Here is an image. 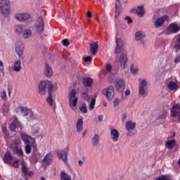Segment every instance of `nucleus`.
Returning a JSON list of instances; mask_svg holds the SVG:
<instances>
[{"label": "nucleus", "mask_w": 180, "mask_h": 180, "mask_svg": "<svg viewBox=\"0 0 180 180\" xmlns=\"http://www.w3.org/2000/svg\"><path fill=\"white\" fill-rule=\"evenodd\" d=\"M49 96L46 98V102L49 104V106H53V94L51 92L48 93Z\"/></svg>", "instance_id": "obj_38"}, {"label": "nucleus", "mask_w": 180, "mask_h": 180, "mask_svg": "<svg viewBox=\"0 0 180 180\" xmlns=\"http://www.w3.org/2000/svg\"><path fill=\"white\" fill-rule=\"evenodd\" d=\"M106 70L108 71V72H110V71H112V65L110 63H108L106 65Z\"/></svg>", "instance_id": "obj_58"}, {"label": "nucleus", "mask_w": 180, "mask_h": 180, "mask_svg": "<svg viewBox=\"0 0 180 180\" xmlns=\"http://www.w3.org/2000/svg\"><path fill=\"white\" fill-rule=\"evenodd\" d=\"M0 11L4 18L9 16V13H11V2L9 0H1Z\"/></svg>", "instance_id": "obj_3"}, {"label": "nucleus", "mask_w": 180, "mask_h": 180, "mask_svg": "<svg viewBox=\"0 0 180 180\" xmlns=\"http://www.w3.org/2000/svg\"><path fill=\"white\" fill-rule=\"evenodd\" d=\"M84 92L81 94V98L84 99V101H86V102H89L90 98L89 96L88 95V91L89 89H88V87H84L83 89Z\"/></svg>", "instance_id": "obj_23"}, {"label": "nucleus", "mask_w": 180, "mask_h": 180, "mask_svg": "<svg viewBox=\"0 0 180 180\" xmlns=\"http://www.w3.org/2000/svg\"><path fill=\"white\" fill-rule=\"evenodd\" d=\"M39 160H41V154L39 151V149H37V146H33L30 162L31 164H37V162H39Z\"/></svg>", "instance_id": "obj_5"}, {"label": "nucleus", "mask_w": 180, "mask_h": 180, "mask_svg": "<svg viewBox=\"0 0 180 180\" xmlns=\"http://www.w3.org/2000/svg\"><path fill=\"white\" fill-rule=\"evenodd\" d=\"M121 119H122V122H124V120H126V119H127V112L123 113Z\"/></svg>", "instance_id": "obj_59"}, {"label": "nucleus", "mask_w": 180, "mask_h": 180, "mask_svg": "<svg viewBox=\"0 0 180 180\" xmlns=\"http://www.w3.org/2000/svg\"><path fill=\"white\" fill-rule=\"evenodd\" d=\"M121 12H122V6H120V0H116L115 18H119V15H120Z\"/></svg>", "instance_id": "obj_20"}, {"label": "nucleus", "mask_w": 180, "mask_h": 180, "mask_svg": "<svg viewBox=\"0 0 180 180\" xmlns=\"http://www.w3.org/2000/svg\"><path fill=\"white\" fill-rule=\"evenodd\" d=\"M127 61H129V59L127 58V53H122L120 56L119 63L120 67L124 70L127 68Z\"/></svg>", "instance_id": "obj_11"}, {"label": "nucleus", "mask_w": 180, "mask_h": 180, "mask_svg": "<svg viewBox=\"0 0 180 180\" xmlns=\"http://www.w3.org/2000/svg\"><path fill=\"white\" fill-rule=\"evenodd\" d=\"M147 86V81H146L145 79H143L141 82H140V85L139 86H142L143 88H144V86Z\"/></svg>", "instance_id": "obj_57"}, {"label": "nucleus", "mask_w": 180, "mask_h": 180, "mask_svg": "<svg viewBox=\"0 0 180 180\" xmlns=\"http://www.w3.org/2000/svg\"><path fill=\"white\" fill-rule=\"evenodd\" d=\"M60 179L61 180H71V176L65 173V171H62L60 173Z\"/></svg>", "instance_id": "obj_36"}, {"label": "nucleus", "mask_w": 180, "mask_h": 180, "mask_svg": "<svg viewBox=\"0 0 180 180\" xmlns=\"http://www.w3.org/2000/svg\"><path fill=\"white\" fill-rule=\"evenodd\" d=\"M15 50L19 58L23 59V57H22V56H23V51H25V44H23V41L20 40L16 41L15 44Z\"/></svg>", "instance_id": "obj_6"}, {"label": "nucleus", "mask_w": 180, "mask_h": 180, "mask_svg": "<svg viewBox=\"0 0 180 180\" xmlns=\"http://www.w3.org/2000/svg\"><path fill=\"white\" fill-rule=\"evenodd\" d=\"M167 86L170 91H174V89H176V86H178V84L175 83L174 82H169L167 84Z\"/></svg>", "instance_id": "obj_39"}, {"label": "nucleus", "mask_w": 180, "mask_h": 180, "mask_svg": "<svg viewBox=\"0 0 180 180\" xmlns=\"http://www.w3.org/2000/svg\"><path fill=\"white\" fill-rule=\"evenodd\" d=\"M124 20H127L128 25H131V23H133V20H131V18L130 16L125 17Z\"/></svg>", "instance_id": "obj_52"}, {"label": "nucleus", "mask_w": 180, "mask_h": 180, "mask_svg": "<svg viewBox=\"0 0 180 180\" xmlns=\"http://www.w3.org/2000/svg\"><path fill=\"white\" fill-rule=\"evenodd\" d=\"M136 13L139 16H144V13H146V10H144V6H139L136 10Z\"/></svg>", "instance_id": "obj_35"}, {"label": "nucleus", "mask_w": 180, "mask_h": 180, "mask_svg": "<svg viewBox=\"0 0 180 180\" xmlns=\"http://www.w3.org/2000/svg\"><path fill=\"white\" fill-rule=\"evenodd\" d=\"M162 25H164V20L162 18H158L156 19L155 22V27H161V26H162Z\"/></svg>", "instance_id": "obj_37"}, {"label": "nucleus", "mask_w": 180, "mask_h": 180, "mask_svg": "<svg viewBox=\"0 0 180 180\" xmlns=\"http://www.w3.org/2000/svg\"><path fill=\"white\" fill-rule=\"evenodd\" d=\"M14 31L16 34H22L23 33V27L20 25H15L14 26Z\"/></svg>", "instance_id": "obj_32"}, {"label": "nucleus", "mask_w": 180, "mask_h": 180, "mask_svg": "<svg viewBox=\"0 0 180 180\" xmlns=\"http://www.w3.org/2000/svg\"><path fill=\"white\" fill-rule=\"evenodd\" d=\"M126 96H129L130 95V90L127 89L124 92Z\"/></svg>", "instance_id": "obj_63"}, {"label": "nucleus", "mask_w": 180, "mask_h": 180, "mask_svg": "<svg viewBox=\"0 0 180 180\" xmlns=\"http://www.w3.org/2000/svg\"><path fill=\"white\" fill-rule=\"evenodd\" d=\"M36 32L38 34H43L44 32V21L43 17L39 16L35 23Z\"/></svg>", "instance_id": "obj_7"}, {"label": "nucleus", "mask_w": 180, "mask_h": 180, "mask_svg": "<svg viewBox=\"0 0 180 180\" xmlns=\"http://www.w3.org/2000/svg\"><path fill=\"white\" fill-rule=\"evenodd\" d=\"M10 150L13 151V154L18 155V157H23V150L20 146V140L15 139L10 145Z\"/></svg>", "instance_id": "obj_2"}, {"label": "nucleus", "mask_w": 180, "mask_h": 180, "mask_svg": "<svg viewBox=\"0 0 180 180\" xmlns=\"http://www.w3.org/2000/svg\"><path fill=\"white\" fill-rule=\"evenodd\" d=\"M130 70H131V72H132V74H136V72H137V71H138L137 68H134V64L131 65Z\"/></svg>", "instance_id": "obj_51"}, {"label": "nucleus", "mask_w": 180, "mask_h": 180, "mask_svg": "<svg viewBox=\"0 0 180 180\" xmlns=\"http://www.w3.org/2000/svg\"><path fill=\"white\" fill-rule=\"evenodd\" d=\"M99 140H101V136H99V134H94L91 140L93 147H96L98 144H99Z\"/></svg>", "instance_id": "obj_26"}, {"label": "nucleus", "mask_w": 180, "mask_h": 180, "mask_svg": "<svg viewBox=\"0 0 180 180\" xmlns=\"http://www.w3.org/2000/svg\"><path fill=\"white\" fill-rule=\"evenodd\" d=\"M57 157L59 160H63V162H67V152L65 150L57 152Z\"/></svg>", "instance_id": "obj_22"}, {"label": "nucleus", "mask_w": 180, "mask_h": 180, "mask_svg": "<svg viewBox=\"0 0 180 180\" xmlns=\"http://www.w3.org/2000/svg\"><path fill=\"white\" fill-rule=\"evenodd\" d=\"M75 95H77V91H75V89H72L68 94V98H69L70 106H71V103L72 102V98H75Z\"/></svg>", "instance_id": "obj_31"}, {"label": "nucleus", "mask_w": 180, "mask_h": 180, "mask_svg": "<svg viewBox=\"0 0 180 180\" xmlns=\"http://www.w3.org/2000/svg\"><path fill=\"white\" fill-rule=\"evenodd\" d=\"M32 36V30L27 29L22 31V38L23 39H29Z\"/></svg>", "instance_id": "obj_34"}, {"label": "nucleus", "mask_w": 180, "mask_h": 180, "mask_svg": "<svg viewBox=\"0 0 180 180\" xmlns=\"http://www.w3.org/2000/svg\"><path fill=\"white\" fill-rule=\"evenodd\" d=\"M19 162H20V161L18 159L14 160V162L12 164V167L13 168H19Z\"/></svg>", "instance_id": "obj_47"}, {"label": "nucleus", "mask_w": 180, "mask_h": 180, "mask_svg": "<svg viewBox=\"0 0 180 180\" xmlns=\"http://www.w3.org/2000/svg\"><path fill=\"white\" fill-rule=\"evenodd\" d=\"M103 94L106 96L108 101H112L113 96H115V87H113V86H109L105 89L103 90Z\"/></svg>", "instance_id": "obj_9"}, {"label": "nucleus", "mask_w": 180, "mask_h": 180, "mask_svg": "<svg viewBox=\"0 0 180 180\" xmlns=\"http://www.w3.org/2000/svg\"><path fill=\"white\" fill-rule=\"evenodd\" d=\"M22 62L20 61V60H17L13 68V71H15V72H19V71H20L22 70Z\"/></svg>", "instance_id": "obj_27"}, {"label": "nucleus", "mask_w": 180, "mask_h": 180, "mask_svg": "<svg viewBox=\"0 0 180 180\" xmlns=\"http://www.w3.org/2000/svg\"><path fill=\"white\" fill-rule=\"evenodd\" d=\"M174 63V64H179V63H180V53H178V54L176 55Z\"/></svg>", "instance_id": "obj_46"}, {"label": "nucleus", "mask_w": 180, "mask_h": 180, "mask_svg": "<svg viewBox=\"0 0 180 180\" xmlns=\"http://www.w3.org/2000/svg\"><path fill=\"white\" fill-rule=\"evenodd\" d=\"M24 175L27 176H32V175H33V172L27 171L26 173H24Z\"/></svg>", "instance_id": "obj_61"}, {"label": "nucleus", "mask_w": 180, "mask_h": 180, "mask_svg": "<svg viewBox=\"0 0 180 180\" xmlns=\"http://www.w3.org/2000/svg\"><path fill=\"white\" fill-rule=\"evenodd\" d=\"M110 134L112 136V141H114V143H117V141H119V136H120L119 131L116 129H111Z\"/></svg>", "instance_id": "obj_17"}, {"label": "nucleus", "mask_w": 180, "mask_h": 180, "mask_svg": "<svg viewBox=\"0 0 180 180\" xmlns=\"http://www.w3.org/2000/svg\"><path fill=\"white\" fill-rule=\"evenodd\" d=\"M21 169L22 172L24 174H26L27 171H29V169L27 168V164L25 162V161L21 162Z\"/></svg>", "instance_id": "obj_40"}, {"label": "nucleus", "mask_w": 180, "mask_h": 180, "mask_svg": "<svg viewBox=\"0 0 180 180\" xmlns=\"http://www.w3.org/2000/svg\"><path fill=\"white\" fill-rule=\"evenodd\" d=\"M79 110H80V112H82V113H87L88 108L86 107V103H83L82 105V106L80 107Z\"/></svg>", "instance_id": "obj_42"}, {"label": "nucleus", "mask_w": 180, "mask_h": 180, "mask_svg": "<svg viewBox=\"0 0 180 180\" xmlns=\"http://www.w3.org/2000/svg\"><path fill=\"white\" fill-rule=\"evenodd\" d=\"M53 88H54V86L51 84V82L44 80L40 82L38 86V91L40 95H46L47 94V89L49 94L53 92Z\"/></svg>", "instance_id": "obj_1"}, {"label": "nucleus", "mask_w": 180, "mask_h": 180, "mask_svg": "<svg viewBox=\"0 0 180 180\" xmlns=\"http://www.w3.org/2000/svg\"><path fill=\"white\" fill-rule=\"evenodd\" d=\"M1 131H2V133H4V134L5 133H8V127H3L1 128Z\"/></svg>", "instance_id": "obj_62"}, {"label": "nucleus", "mask_w": 180, "mask_h": 180, "mask_svg": "<svg viewBox=\"0 0 180 180\" xmlns=\"http://www.w3.org/2000/svg\"><path fill=\"white\" fill-rule=\"evenodd\" d=\"M16 112L17 113H22L23 116H28L30 113H32V110L26 107H18Z\"/></svg>", "instance_id": "obj_15"}, {"label": "nucleus", "mask_w": 180, "mask_h": 180, "mask_svg": "<svg viewBox=\"0 0 180 180\" xmlns=\"http://www.w3.org/2000/svg\"><path fill=\"white\" fill-rule=\"evenodd\" d=\"M13 160V156L11 153V151L7 150L4 156L3 161L4 164H8V165L12 164V161Z\"/></svg>", "instance_id": "obj_12"}, {"label": "nucleus", "mask_w": 180, "mask_h": 180, "mask_svg": "<svg viewBox=\"0 0 180 180\" xmlns=\"http://www.w3.org/2000/svg\"><path fill=\"white\" fill-rule=\"evenodd\" d=\"M125 127L128 131L130 130H134L136 128V123L132 121H129L126 123Z\"/></svg>", "instance_id": "obj_28"}, {"label": "nucleus", "mask_w": 180, "mask_h": 180, "mask_svg": "<svg viewBox=\"0 0 180 180\" xmlns=\"http://www.w3.org/2000/svg\"><path fill=\"white\" fill-rule=\"evenodd\" d=\"M156 180H171V179H169L168 175L162 174L161 176L157 177Z\"/></svg>", "instance_id": "obj_43"}, {"label": "nucleus", "mask_w": 180, "mask_h": 180, "mask_svg": "<svg viewBox=\"0 0 180 180\" xmlns=\"http://www.w3.org/2000/svg\"><path fill=\"white\" fill-rule=\"evenodd\" d=\"M9 103H6L3 104L1 112L4 115V116H6L8 113H9Z\"/></svg>", "instance_id": "obj_29"}, {"label": "nucleus", "mask_w": 180, "mask_h": 180, "mask_svg": "<svg viewBox=\"0 0 180 180\" xmlns=\"http://www.w3.org/2000/svg\"><path fill=\"white\" fill-rule=\"evenodd\" d=\"M168 30L172 32V33H178L180 30V27L176 23H172L169 25Z\"/></svg>", "instance_id": "obj_21"}, {"label": "nucleus", "mask_w": 180, "mask_h": 180, "mask_svg": "<svg viewBox=\"0 0 180 180\" xmlns=\"http://www.w3.org/2000/svg\"><path fill=\"white\" fill-rule=\"evenodd\" d=\"M146 36L143 34V32L141 31H138L135 33V40L136 41H139V40H143Z\"/></svg>", "instance_id": "obj_33"}, {"label": "nucleus", "mask_w": 180, "mask_h": 180, "mask_svg": "<svg viewBox=\"0 0 180 180\" xmlns=\"http://www.w3.org/2000/svg\"><path fill=\"white\" fill-rule=\"evenodd\" d=\"M77 103H78V97H75L73 100H72L71 105L75 107L77 106Z\"/></svg>", "instance_id": "obj_48"}, {"label": "nucleus", "mask_w": 180, "mask_h": 180, "mask_svg": "<svg viewBox=\"0 0 180 180\" xmlns=\"http://www.w3.org/2000/svg\"><path fill=\"white\" fill-rule=\"evenodd\" d=\"M158 119V120H160V119L165 120L167 119V113L164 112L162 115H159Z\"/></svg>", "instance_id": "obj_49"}, {"label": "nucleus", "mask_w": 180, "mask_h": 180, "mask_svg": "<svg viewBox=\"0 0 180 180\" xmlns=\"http://www.w3.org/2000/svg\"><path fill=\"white\" fill-rule=\"evenodd\" d=\"M119 102H120V100L119 98H115L114 103H113L114 108H116V106L119 105Z\"/></svg>", "instance_id": "obj_56"}, {"label": "nucleus", "mask_w": 180, "mask_h": 180, "mask_svg": "<svg viewBox=\"0 0 180 180\" xmlns=\"http://www.w3.org/2000/svg\"><path fill=\"white\" fill-rule=\"evenodd\" d=\"M76 127H77V131H78L79 133H81V131L84 130V121L82 120V118H79L77 120Z\"/></svg>", "instance_id": "obj_25"}, {"label": "nucleus", "mask_w": 180, "mask_h": 180, "mask_svg": "<svg viewBox=\"0 0 180 180\" xmlns=\"http://www.w3.org/2000/svg\"><path fill=\"white\" fill-rule=\"evenodd\" d=\"M8 129L11 131V133H19V131H21L23 127H22V124L20 123L18 117H15L11 122Z\"/></svg>", "instance_id": "obj_4"}, {"label": "nucleus", "mask_w": 180, "mask_h": 180, "mask_svg": "<svg viewBox=\"0 0 180 180\" xmlns=\"http://www.w3.org/2000/svg\"><path fill=\"white\" fill-rule=\"evenodd\" d=\"M92 84H94V79L91 77L83 78V85L85 86V88L92 86Z\"/></svg>", "instance_id": "obj_19"}, {"label": "nucleus", "mask_w": 180, "mask_h": 180, "mask_svg": "<svg viewBox=\"0 0 180 180\" xmlns=\"http://www.w3.org/2000/svg\"><path fill=\"white\" fill-rule=\"evenodd\" d=\"M116 47L115 54H120L122 53V49L123 48V40L120 38H116Z\"/></svg>", "instance_id": "obj_14"}, {"label": "nucleus", "mask_w": 180, "mask_h": 180, "mask_svg": "<svg viewBox=\"0 0 180 180\" xmlns=\"http://www.w3.org/2000/svg\"><path fill=\"white\" fill-rule=\"evenodd\" d=\"M84 63H89L90 61H92V56H86L84 57Z\"/></svg>", "instance_id": "obj_54"}, {"label": "nucleus", "mask_w": 180, "mask_h": 180, "mask_svg": "<svg viewBox=\"0 0 180 180\" xmlns=\"http://www.w3.org/2000/svg\"><path fill=\"white\" fill-rule=\"evenodd\" d=\"M98 49H99V44L98 42L90 44V53H91L93 56H96V53H98Z\"/></svg>", "instance_id": "obj_18"}, {"label": "nucleus", "mask_w": 180, "mask_h": 180, "mask_svg": "<svg viewBox=\"0 0 180 180\" xmlns=\"http://www.w3.org/2000/svg\"><path fill=\"white\" fill-rule=\"evenodd\" d=\"M115 86L117 92L123 94V92H124V89H126V82H124V79H120L116 80L115 82Z\"/></svg>", "instance_id": "obj_8"}, {"label": "nucleus", "mask_w": 180, "mask_h": 180, "mask_svg": "<svg viewBox=\"0 0 180 180\" xmlns=\"http://www.w3.org/2000/svg\"><path fill=\"white\" fill-rule=\"evenodd\" d=\"M146 94V90L144 89V87L139 86V95H144Z\"/></svg>", "instance_id": "obj_53"}, {"label": "nucleus", "mask_w": 180, "mask_h": 180, "mask_svg": "<svg viewBox=\"0 0 180 180\" xmlns=\"http://www.w3.org/2000/svg\"><path fill=\"white\" fill-rule=\"evenodd\" d=\"M87 18H92V13L91 11L87 12Z\"/></svg>", "instance_id": "obj_64"}, {"label": "nucleus", "mask_w": 180, "mask_h": 180, "mask_svg": "<svg viewBox=\"0 0 180 180\" xmlns=\"http://www.w3.org/2000/svg\"><path fill=\"white\" fill-rule=\"evenodd\" d=\"M21 139L22 141H24L25 144H31L32 148L33 146H37L36 145V140L34 139V138H32V136H28L26 134H21Z\"/></svg>", "instance_id": "obj_10"}, {"label": "nucleus", "mask_w": 180, "mask_h": 180, "mask_svg": "<svg viewBox=\"0 0 180 180\" xmlns=\"http://www.w3.org/2000/svg\"><path fill=\"white\" fill-rule=\"evenodd\" d=\"M62 44H63V46H65V47H67V46H70V41L67 39H63L62 41Z\"/></svg>", "instance_id": "obj_55"}, {"label": "nucleus", "mask_w": 180, "mask_h": 180, "mask_svg": "<svg viewBox=\"0 0 180 180\" xmlns=\"http://www.w3.org/2000/svg\"><path fill=\"white\" fill-rule=\"evenodd\" d=\"M96 103V98H92L90 105L89 106V110H94L95 109V103Z\"/></svg>", "instance_id": "obj_41"}, {"label": "nucleus", "mask_w": 180, "mask_h": 180, "mask_svg": "<svg viewBox=\"0 0 180 180\" xmlns=\"http://www.w3.org/2000/svg\"><path fill=\"white\" fill-rule=\"evenodd\" d=\"M176 144V141H175V139L169 140L165 143V147L166 148H168V150H172Z\"/></svg>", "instance_id": "obj_24"}, {"label": "nucleus", "mask_w": 180, "mask_h": 180, "mask_svg": "<svg viewBox=\"0 0 180 180\" xmlns=\"http://www.w3.org/2000/svg\"><path fill=\"white\" fill-rule=\"evenodd\" d=\"M0 72L3 75V77L5 76V68L4 67V62L0 60Z\"/></svg>", "instance_id": "obj_44"}, {"label": "nucleus", "mask_w": 180, "mask_h": 180, "mask_svg": "<svg viewBox=\"0 0 180 180\" xmlns=\"http://www.w3.org/2000/svg\"><path fill=\"white\" fill-rule=\"evenodd\" d=\"M15 19L18 22H25L30 19V15L29 13H17L15 15Z\"/></svg>", "instance_id": "obj_13"}, {"label": "nucleus", "mask_w": 180, "mask_h": 180, "mask_svg": "<svg viewBox=\"0 0 180 180\" xmlns=\"http://www.w3.org/2000/svg\"><path fill=\"white\" fill-rule=\"evenodd\" d=\"M51 154L48 153L43 160L44 162H45V164H47V165H50V164L53 162V159L51 158Z\"/></svg>", "instance_id": "obj_30"}, {"label": "nucleus", "mask_w": 180, "mask_h": 180, "mask_svg": "<svg viewBox=\"0 0 180 180\" xmlns=\"http://www.w3.org/2000/svg\"><path fill=\"white\" fill-rule=\"evenodd\" d=\"M1 99H3V101H6V91H3V93H2Z\"/></svg>", "instance_id": "obj_60"}, {"label": "nucleus", "mask_w": 180, "mask_h": 180, "mask_svg": "<svg viewBox=\"0 0 180 180\" xmlns=\"http://www.w3.org/2000/svg\"><path fill=\"white\" fill-rule=\"evenodd\" d=\"M32 148H33V147H32V145H26L25 146V153L26 154H30V153H32Z\"/></svg>", "instance_id": "obj_45"}, {"label": "nucleus", "mask_w": 180, "mask_h": 180, "mask_svg": "<svg viewBox=\"0 0 180 180\" xmlns=\"http://www.w3.org/2000/svg\"><path fill=\"white\" fill-rule=\"evenodd\" d=\"M53 68L49 65V63H45L44 66V75L45 77H47L48 78L50 77H53Z\"/></svg>", "instance_id": "obj_16"}, {"label": "nucleus", "mask_w": 180, "mask_h": 180, "mask_svg": "<svg viewBox=\"0 0 180 180\" xmlns=\"http://www.w3.org/2000/svg\"><path fill=\"white\" fill-rule=\"evenodd\" d=\"M160 18L161 19L163 20V23H165V22H167V20H169V16L168 15H165Z\"/></svg>", "instance_id": "obj_50"}]
</instances>
